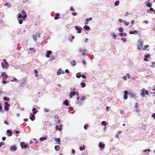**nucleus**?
Here are the masks:
<instances>
[{"label":"nucleus","instance_id":"423d86ee","mask_svg":"<svg viewBox=\"0 0 155 155\" xmlns=\"http://www.w3.org/2000/svg\"><path fill=\"white\" fill-rule=\"evenodd\" d=\"M27 78H23L22 82L20 84V86L22 87L24 85L27 84Z\"/></svg>","mask_w":155,"mask_h":155},{"label":"nucleus","instance_id":"4c0bfd02","mask_svg":"<svg viewBox=\"0 0 155 155\" xmlns=\"http://www.w3.org/2000/svg\"><path fill=\"white\" fill-rule=\"evenodd\" d=\"M5 6H7L8 8H10L11 7V5L10 3H7L5 5Z\"/></svg>","mask_w":155,"mask_h":155},{"label":"nucleus","instance_id":"58836bf2","mask_svg":"<svg viewBox=\"0 0 155 155\" xmlns=\"http://www.w3.org/2000/svg\"><path fill=\"white\" fill-rule=\"evenodd\" d=\"M85 22H84V24L85 25H87L88 24V21H89L88 18H86L85 20Z\"/></svg>","mask_w":155,"mask_h":155},{"label":"nucleus","instance_id":"b1692460","mask_svg":"<svg viewBox=\"0 0 155 155\" xmlns=\"http://www.w3.org/2000/svg\"><path fill=\"white\" fill-rule=\"evenodd\" d=\"M146 127V125L144 124L142 125L141 128L142 129H143L144 130L146 131L147 130Z\"/></svg>","mask_w":155,"mask_h":155},{"label":"nucleus","instance_id":"603ef678","mask_svg":"<svg viewBox=\"0 0 155 155\" xmlns=\"http://www.w3.org/2000/svg\"><path fill=\"white\" fill-rule=\"evenodd\" d=\"M149 46V45H145L144 46V49H143V50H145Z\"/></svg>","mask_w":155,"mask_h":155},{"label":"nucleus","instance_id":"c85d7f7f","mask_svg":"<svg viewBox=\"0 0 155 155\" xmlns=\"http://www.w3.org/2000/svg\"><path fill=\"white\" fill-rule=\"evenodd\" d=\"M119 35L121 36H125L127 35V34L126 33H119Z\"/></svg>","mask_w":155,"mask_h":155},{"label":"nucleus","instance_id":"338daca9","mask_svg":"<svg viewBox=\"0 0 155 155\" xmlns=\"http://www.w3.org/2000/svg\"><path fill=\"white\" fill-rule=\"evenodd\" d=\"M144 60L145 61H148V59H147V58H146V57L145 56V58H144Z\"/></svg>","mask_w":155,"mask_h":155},{"label":"nucleus","instance_id":"9b49d317","mask_svg":"<svg viewBox=\"0 0 155 155\" xmlns=\"http://www.w3.org/2000/svg\"><path fill=\"white\" fill-rule=\"evenodd\" d=\"M75 92L74 91H71L70 92L69 97L70 98H72L73 96L75 95Z\"/></svg>","mask_w":155,"mask_h":155},{"label":"nucleus","instance_id":"79ce46f5","mask_svg":"<svg viewBox=\"0 0 155 155\" xmlns=\"http://www.w3.org/2000/svg\"><path fill=\"white\" fill-rule=\"evenodd\" d=\"M101 124L102 125H104V126H106V121H102L101 122Z\"/></svg>","mask_w":155,"mask_h":155},{"label":"nucleus","instance_id":"412c9836","mask_svg":"<svg viewBox=\"0 0 155 155\" xmlns=\"http://www.w3.org/2000/svg\"><path fill=\"white\" fill-rule=\"evenodd\" d=\"M111 35L113 37V38L114 39H115L117 37V35H116L114 32H112L111 34Z\"/></svg>","mask_w":155,"mask_h":155},{"label":"nucleus","instance_id":"680f3d73","mask_svg":"<svg viewBox=\"0 0 155 155\" xmlns=\"http://www.w3.org/2000/svg\"><path fill=\"white\" fill-rule=\"evenodd\" d=\"M5 143L3 142H1L0 143V147H1L2 145H4Z\"/></svg>","mask_w":155,"mask_h":155},{"label":"nucleus","instance_id":"4d7b16f0","mask_svg":"<svg viewBox=\"0 0 155 155\" xmlns=\"http://www.w3.org/2000/svg\"><path fill=\"white\" fill-rule=\"evenodd\" d=\"M54 118H57V119H58L59 118V116L58 115V114H56L54 115Z\"/></svg>","mask_w":155,"mask_h":155},{"label":"nucleus","instance_id":"39448f33","mask_svg":"<svg viewBox=\"0 0 155 155\" xmlns=\"http://www.w3.org/2000/svg\"><path fill=\"white\" fill-rule=\"evenodd\" d=\"M9 149L12 151H15L17 150V148L15 145H13L10 147Z\"/></svg>","mask_w":155,"mask_h":155},{"label":"nucleus","instance_id":"9d476101","mask_svg":"<svg viewBox=\"0 0 155 155\" xmlns=\"http://www.w3.org/2000/svg\"><path fill=\"white\" fill-rule=\"evenodd\" d=\"M150 0H148L147 1L145 2V3L147 6L148 7H151L152 6V3H150L149 2Z\"/></svg>","mask_w":155,"mask_h":155},{"label":"nucleus","instance_id":"ea45409f","mask_svg":"<svg viewBox=\"0 0 155 155\" xmlns=\"http://www.w3.org/2000/svg\"><path fill=\"white\" fill-rule=\"evenodd\" d=\"M23 20L22 19H21L18 20V23L19 24L21 25L23 23Z\"/></svg>","mask_w":155,"mask_h":155},{"label":"nucleus","instance_id":"864d4df0","mask_svg":"<svg viewBox=\"0 0 155 155\" xmlns=\"http://www.w3.org/2000/svg\"><path fill=\"white\" fill-rule=\"evenodd\" d=\"M134 110L137 113H140V109H136Z\"/></svg>","mask_w":155,"mask_h":155},{"label":"nucleus","instance_id":"72a5a7b5","mask_svg":"<svg viewBox=\"0 0 155 155\" xmlns=\"http://www.w3.org/2000/svg\"><path fill=\"white\" fill-rule=\"evenodd\" d=\"M119 1H116L114 3V6H118L119 5Z\"/></svg>","mask_w":155,"mask_h":155},{"label":"nucleus","instance_id":"c9c22d12","mask_svg":"<svg viewBox=\"0 0 155 155\" xmlns=\"http://www.w3.org/2000/svg\"><path fill=\"white\" fill-rule=\"evenodd\" d=\"M76 77L77 78H80L81 77V76L80 73H77L76 74Z\"/></svg>","mask_w":155,"mask_h":155},{"label":"nucleus","instance_id":"8fccbe9b","mask_svg":"<svg viewBox=\"0 0 155 155\" xmlns=\"http://www.w3.org/2000/svg\"><path fill=\"white\" fill-rule=\"evenodd\" d=\"M152 65H150V66L152 67V68H154L155 67V66H154V62H152Z\"/></svg>","mask_w":155,"mask_h":155},{"label":"nucleus","instance_id":"a18cd8bd","mask_svg":"<svg viewBox=\"0 0 155 155\" xmlns=\"http://www.w3.org/2000/svg\"><path fill=\"white\" fill-rule=\"evenodd\" d=\"M27 17V15L26 14H24L23 15L22 18L23 20H25V18Z\"/></svg>","mask_w":155,"mask_h":155},{"label":"nucleus","instance_id":"473e14b6","mask_svg":"<svg viewBox=\"0 0 155 155\" xmlns=\"http://www.w3.org/2000/svg\"><path fill=\"white\" fill-rule=\"evenodd\" d=\"M3 99L5 101H10V98L8 97H4Z\"/></svg>","mask_w":155,"mask_h":155},{"label":"nucleus","instance_id":"0eeeda50","mask_svg":"<svg viewBox=\"0 0 155 155\" xmlns=\"http://www.w3.org/2000/svg\"><path fill=\"white\" fill-rule=\"evenodd\" d=\"M5 72H3L1 74V76L3 78V80H6L7 79L8 76L7 74H5Z\"/></svg>","mask_w":155,"mask_h":155},{"label":"nucleus","instance_id":"774afa93","mask_svg":"<svg viewBox=\"0 0 155 155\" xmlns=\"http://www.w3.org/2000/svg\"><path fill=\"white\" fill-rule=\"evenodd\" d=\"M5 80H3L2 81V82L3 84H5L6 83V81Z\"/></svg>","mask_w":155,"mask_h":155},{"label":"nucleus","instance_id":"5fc2aeb1","mask_svg":"<svg viewBox=\"0 0 155 155\" xmlns=\"http://www.w3.org/2000/svg\"><path fill=\"white\" fill-rule=\"evenodd\" d=\"M29 49L31 51L32 50H33V51L34 52H35L36 51V50L34 48H29Z\"/></svg>","mask_w":155,"mask_h":155},{"label":"nucleus","instance_id":"3c124183","mask_svg":"<svg viewBox=\"0 0 155 155\" xmlns=\"http://www.w3.org/2000/svg\"><path fill=\"white\" fill-rule=\"evenodd\" d=\"M22 15L21 13H18V18H22Z\"/></svg>","mask_w":155,"mask_h":155},{"label":"nucleus","instance_id":"5701e85b","mask_svg":"<svg viewBox=\"0 0 155 155\" xmlns=\"http://www.w3.org/2000/svg\"><path fill=\"white\" fill-rule=\"evenodd\" d=\"M84 29L86 30L87 31H89L90 29V28L89 26H87L86 25H85L84 27Z\"/></svg>","mask_w":155,"mask_h":155},{"label":"nucleus","instance_id":"1a4fd4ad","mask_svg":"<svg viewBox=\"0 0 155 155\" xmlns=\"http://www.w3.org/2000/svg\"><path fill=\"white\" fill-rule=\"evenodd\" d=\"M75 28L76 30H78L77 33H81V31L82 29L81 27H78L77 26H75Z\"/></svg>","mask_w":155,"mask_h":155},{"label":"nucleus","instance_id":"0e129e2a","mask_svg":"<svg viewBox=\"0 0 155 155\" xmlns=\"http://www.w3.org/2000/svg\"><path fill=\"white\" fill-rule=\"evenodd\" d=\"M4 123L5 124H6V125H8V124H9V123L7 121V120H5L4 122Z\"/></svg>","mask_w":155,"mask_h":155},{"label":"nucleus","instance_id":"a211bd4d","mask_svg":"<svg viewBox=\"0 0 155 155\" xmlns=\"http://www.w3.org/2000/svg\"><path fill=\"white\" fill-rule=\"evenodd\" d=\"M54 19L55 20H57L60 18L59 14L58 13H57L55 14V16L54 17Z\"/></svg>","mask_w":155,"mask_h":155},{"label":"nucleus","instance_id":"393cba45","mask_svg":"<svg viewBox=\"0 0 155 155\" xmlns=\"http://www.w3.org/2000/svg\"><path fill=\"white\" fill-rule=\"evenodd\" d=\"M55 129L56 130L61 131L62 129V128H60L58 125H56L55 127Z\"/></svg>","mask_w":155,"mask_h":155},{"label":"nucleus","instance_id":"20e7f679","mask_svg":"<svg viewBox=\"0 0 155 155\" xmlns=\"http://www.w3.org/2000/svg\"><path fill=\"white\" fill-rule=\"evenodd\" d=\"M4 109L6 111H8L9 110V107H10V105L8 104V102L5 103Z\"/></svg>","mask_w":155,"mask_h":155},{"label":"nucleus","instance_id":"13d9d810","mask_svg":"<svg viewBox=\"0 0 155 155\" xmlns=\"http://www.w3.org/2000/svg\"><path fill=\"white\" fill-rule=\"evenodd\" d=\"M88 127V125L87 124H85L84 126V128L85 130H87Z\"/></svg>","mask_w":155,"mask_h":155},{"label":"nucleus","instance_id":"aec40b11","mask_svg":"<svg viewBox=\"0 0 155 155\" xmlns=\"http://www.w3.org/2000/svg\"><path fill=\"white\" fill-rule=\"evenodd\" d=\"M55 141L57 142L56 143L58 144H60L61 143H60V139L59 138H57L55 139Z\"/></svg>","mask_w":155,"mask_h":155},{"label":"nucleus","instance_id":"6ab92c4d","mask_svg":"<svg viewBox=\"0 0 155 155\" xmlns=\"http://www.w3.org/2000/svg\"><path fill=\"white\" fill-rule=\"evenodd\" d=\"M63 104L66 106H68L69 104L67 100H65L63 102Z\"/></svg>","mask_w":155,"mask_h":155},{"label":"nucleus","instance_id":"f704fd0d","mask_svg":"<svg viewBox=\"0 0 155 155\" xmlns=\"http://www.w3.org/2000/svg\"><path fill=\"white\" fill-rule=\"evenodd\" d=\"M62 69H59L58 70V71L57 72V74L58 75H59L61 74V71Z\"/></svg>","mask_w":155,"mask_h":155},{"label":"nucleus","instance_id":"49530a36","mask_svg":"<svg viewBox=\"0 0 155 155\" xmlns=\"http://www.w3.org/2000/svg\"><path fill=\"white\" fill-rule=\"evenodd\" d=\"M123 22H124V24L125 25L128 26L129 25V22H127L125 21H124Z\"/></svg>","mask_w":155,"mask_h":155},{"label":"nucleus","instance_id":"c03bdc74","mask_svg":"<svg viewBox=\"0 0 155 155\" xmlns=\"http://www.w3.org/2000/svg\"><path fill=\"white\" fill-rule=\"evenodd\" d=\"M120 40H122L124 42H126V40L125 38H120Z\"/></svg>","mask_w":155,"mask_h":155},{"label":"nucleus","instance_id":"dca6fc26","mask_svg":"<svg viewBox=\"0 0 155 155\" xmlns=\"http://www.w3.org/2000/svg\"><path fill=\"white\" fill-rule=\"evenodd\" d=\"M129 33L130 34L137 35L138 34V32L137 31L134 30L133 31H129Z\"/></svg>","mask_w":155,"mask_h":155},{"label":"nucleus","instance_id":"f3484780","mask_svg":"<svg viewBox=\"0 0 155 155\" xmlns=\"http://www.w3.org/2000/svg\"><path fill=\"white\" fill-rule=\"evenodd\" d=\"M29 118L31 121H34L35 120V114H31V116Z\"/></svg>","mask_w":155,"mask_h":155},{"label":"nucleus","instance_id":"37998d69","mask_svg":"<svg viewBox=\"0 0 155 155\" xmlns=\"http://www.w3.org/2000/svg\"><path fill=\"white\" fill-rule=\"evenodd\" d=\"M33 38L34 41H36L37 40L36 35H34L33 36Z\"/></svg>","mask_w":155,"mask_h":155},{"label":"nucleus","instance_id":"6e6552de","mask_svg":"<svg viewBox=\"0 0 155 155\" xmlns=\"http://www.w3.org/2000/svg\"><path fill=\"white\" fill-rule=\"evenodd\" d=\"M25 143L24 142H21L20 143V146L22 149L23 148H26L28 147V145L27 144H25Z\"/></svg>","mask_w":155,"mask_h":155},{"label":"nucleus","instance_id":"c756f323","mask_svg":"<svg viewBox=\"0 0 155 155\" xmlns=\"http://www.w3.org/2000/svg\"><path fill=\"white\" fill-rule=\"evenodd\" d=\"M54 148L56 150L58 151L60 149V147L58 145L55 146L54 147Z\"/></svg>","mask_w":155,"mask_h":155},{"label":"nucleus","instance_id":"bf43d9fd","mask_svg":"<svg viewBox=\"0 0 155 155\" xmlns=\"http://www.w3.org/2000/svg\"><path fill=\"white\" fill-rule=\"evenodd\" d=\"M18 81V80L15 78H14L13 80H11V82L15 81Z\"/></svg>","mask_w":155,"mask_h":155},{"label":"nucleus","instance_id":"052dcab7","mask_svg":"<svg viewBox=\"0 0 155 155\" xmlns=\"http://www.w3.org/2000/svg\"><path fill=\"white\" fill-rule=\"evenodd\" d=\"M44 111L45 112H47L48 111V110L45 108L44 109Z\"/></svg>","mask_w":155,"mask_h":155},{"label":"nucleus","instance_id":"09e8293b","mask_svg":"<svg viewBox=\"0 0 155 155\" xmlns=\"http://www.w3.org/2000/svg\"><path fill=\"white\" fill-rule=\"evenodd\" d=\"M126 77H127L128 79H130V75L128 73H127L126 74Z\"/></svg>","mask_w":155,"mask_h":155},{"label":"nucleus","instance_id":"f03ea898","mask_svg":"<svg viewBox=\"0 0 155 155\" xmlns=\"http://www.w3.org/2000/svg\"><path fill=\"white\" fill-rule=\"evenodd\" d=\"M1 66L3 69H8L9 65L8 63H3V62L1 63Z\"/></svg>","mask_w":155,"mask_h":155},{"label":"nucleus","instance_id":"4468645a","mask_svg":"<svg viewBox=\"0 0 155 155\" xmlns=\"http://www.w3.org/2000/svg\"><path fill=\"white\" fill-rule=\"evenodd\" d=\"M51 53V51H47L46 52V57L47 58L50 57V54Z\"/></svg>","mask_w":155,"mask_h":155},{"label":"nucleus","instance_id":"f257e3e1","mask_svg":"<svg viewBox=\"0 0 155 155\" xmlns=\"http://www.w3.org/2000/svg\"><path fill=\"white\" fill-rule=\"evenodd\" d=\"M143 42L140 39L138 40L137 41V45L138 49L140 50L143 48Z\"/></svg>","mask_w":155,"mask_h":155},{"label":"nucleus","instance_id":"69168bd1","mask_svg":"<svg viewBox=\"0 0 155 155\" xmlns=\"http://www.w3.org/2000/svg\"><path fill=\"white\" fill-rule=\"evenodd\" d=\"M72 14L73 15L76 16L77 15V13L76 12H72Z\"/></svg>","mask_w":155,"mask_h":155},{"label":"nucleus","instance_id":"f8f14e48","mask_svg":"<svg viewBox=\"0 0 155 155\" xmlns=\"http://www.w3.org/2000/svg\"><path fill=\"white\" fill-rule=\"evenodd\" d=\"M145 91V89L144 88H142L141 89V92L140 93V94L141 96L142 97H144L145 96V94L144 93V91Z\"/></svg>","mask_w":155,"mask_h":155},{"label":"nucleus","instance_id":"a878e982","mask_svg":"<svg viewBox=\"0 0 155 155\" xmlns=\"http://www.w3.org/2000/svg\"><path fill=\"white\" fill-rule=\"evenodd\" d=\"M32 111L33 112V114H36L37 112H38V111H36V108H33L32 109Z\"/></svg>","mask_w":155,"mask_h":155},{"label":"nucleus","instance_id":"a19ab883","mask_svg":"<svg viewBox=\"0 0 155 155\" xmlns=\"http://www.w3.org/2000/svg\"><path fill=\"white\" fill-rule=\"evenodd\" d=\"M86 51L85 50H83V51L82 52L81 54L82 55L84 56L86 55V53L85 51Z\"/></svg>","mask_w":155,"mask_h":155},{"label":"nucleus","instance_id":"de8ad7c7","mask_svg":"<svg viewBox=\"0 0 155 155\" xmlns=\"http://www.w3.org/2000/svg\"><path fill=\"white\" fill-rule=\"evenodd\" d=\"M134 108H135V109H137L138 108V105H137V103H135V105H134Z\"/></svg>","mask_w":155,"mask_h":155},{"label":"nucleus","instance_id":"cd10ccee","mask_svg":"<svg viewBox=\"0 0 155 155\" xmlns=\"http://www.w3.org/2000/svg\"><path fill=\"white\" fill-rule=\"evenodd\" d=\"M47 139L46 137H41L40 138V140L41 141H43L46 140Z\"/></svg>","mask_w":155,"mask_h":155},{"label":"nucleus","instance_id":"7c9ffc66","mask_svg":"<svg viewBox=\"0 0 155 155\" xmlns=\"http://www.w3.org/2000/svg\"><path fill=\"white\" fill-rule=\"evenodd\" d=\"M85 149V147L84 145H83L82 147L81 146L79 147L80 150L81 151L84 150Z\"/></svg>","mask_w":155,"mask_h":155},{"label":"nucleus","instance_id":"e2e57ef3","mask_svg":"<svg viewBox=\"0 0 155 155\" xmlns=\"http://www.w3.org/2000/svg\"><path fill=\"white\" fill-rule=\"evenodd\" d=\"M73 109V108L72 107H70L69 108V110L70 111H72Z\"/></svg>","mask_w":155,"mask_h":155},{"label":"nucleus","instance_id":"e433bc0d","mask_svg":"<svg viewBox=\"0 0 155 155\" xmlns=\"http://www.w3.org/2000/svg\"><path fill=\"white\" fill-rule=\"evenodd\" d=\"M118 30L119 32H122L123 31L124 29L122 27H120L119 28Z\"/></svg>","mask_w":155,"mask_h":155},{"label":"nucleus","instance_id":"6e6d98bb","mask_svg":"<svg viewBox=\"0 0 155 155\" xmlns=\"http://www.w3.org/2000/svg\"><path fill=\"white\" fill-rule=\"evenodd\" d=\"M144 152H146L147 151L150 152V149H146L143 150Z\"/></svg>","mask_w":155,"mask_h":155},{"label":"nucleus","instance_id":"4be33fe9","mask_svg":"<svg viewBox=\"0 0 155 155\" xmlns=\"http://www.w3.org/2000/svg\"><path fill=\"white\" fill-rule=\"evenodd\" d=\"M76 64V61H72L71 63V66H74Z\"/></svg>","mask_w":155,"mask_h":155},{"label":"nucleus","instance_id":"ddd939ff","mask_svg":"<svg viewBox=\"0 0 155 155\" xmlns=\"http://www.w3.org/2000/svg\"><path fill=\"white\" fill-rule=\"evenodd\" d=\"M99 147L101 149V150H102L105 147V144L104 143H103L102 142H100L99 144Z\"/></svg>","mask_w":155,"mask_h":155},{"label":"nucleus","instance_id":"2f4dec72","mask_svg":"<svg viewBox=\"0 0 155 155\" xmlns=\"http://www.w3.org/2000/svg\"><path fill=\"white\" fill-rule=\"evenodd\" d=\"M80 85L82 87H84L86 86L84 82L81 83L80 84Z\"/></svg>","mask_w":155,"mask_h":155},{"label":"nucleus","instance_id":"bb28decb","mask_svg":"<svg viewBox=\"0 0 155 155\" xmlns=\"http://www.w3.org/2000/svg\"><path fill=\"white\" fill-rule=\"evenodd\" d=\"M128 95L130 96V97L134 98V97L135 95L133 94L132 93H129Z\"/></svg>","mask_w":155,"mask_h":155},{"label":"nucleus","instance_id":"2eb2a0df","mask_svg":"<svg viewBox=\"0 0 155 155\" xmlns=\"http://www.w3.org/2000/svg\"><path fill=\"white\" fill-rule=\"evenodd\" d=\"M7 133L8 137H11L12 135V131L11 130H7Z\"/></svg>","mask_w":155,"mask_h":155},{"label":"nucleus","instance_id":"7ed1b4c3","mask_svg":"<svg viewBox=\"0 0 155 155\" xmlns=\"http://www.w3.org/2000/svg\"><path fill=\"white\" fill-rule=\"evenodd\" d=\"M85 100V96L81 97V100L80 101H78L77 102V104H79L80 105H81Z\"/></svg>","mask_w":155,"mask_h":155}]
</instances>
